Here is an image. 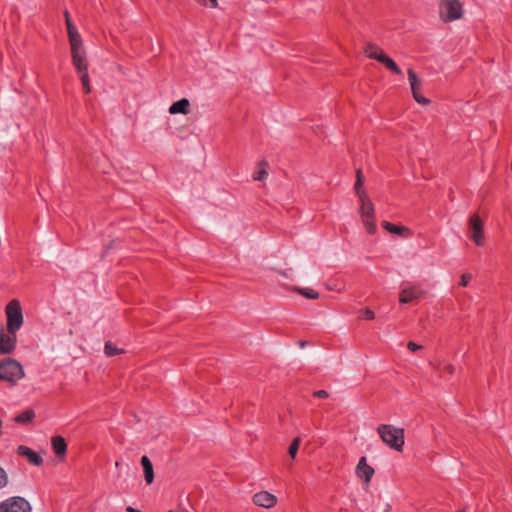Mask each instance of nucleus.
<instances>
[{"label": "nucleus", "mask_w": 512, "mask_h": 512, "mask_svg": "<svg viewBox=\"0 0 512 512\" xmlns=\"http://www.w3.org/2000/svg\"><path fill=\"white\" fill-rule=\"evenodd\" d=\"M377 432L381 440L391 449L402 452L405 444V431L403 428L391 424H380Z\"/></svg>", "instance_id": "f257e3e1"}, {"label": "nucleus", "mask_w": 512, "mask_h": 512, "mask_svg": "<svg viewBox=\"0 0 512 512\" xmlns=\"http://www.w3.org/2000/svg\"><path fill=\"white\" fill-rule=\"evenodd\" d=\"M24 376L23 366L17 360L5 358L0 361V381L6 382L9 386H15Z\"/></svg>", "instance_id": "f03ea898"}, {"label": "nucleus", "mask_w": 512, "mask_h": 512, "mask_svg": "<svg viewBox=\"0 0 512 512\" xmlns=\"http://www.w3.org/2000/svg\"><path fill=\"white\" fill-rule=\"evenodd\" d=\"M7 318L6 329L10 334L19 331L24 323V317L20 302L17 299L11 300L5 307Z\"/></svg>", "instance_id": "7ed1b4c3"}, {"label": "nucleus", "mask_w": 512, "mask_h": 512, "mask_svg": "<svg viewBox=\"0 0 512 512\" xmlns=\"http://www.w3.org/2000/svg\"><path fill=\"white\" fill-rule=\"evenodd\" d=\"M439 13L444 22H452L462 17L463 7L460 0H441Z\"/></svg>", "instance_id": "20e7f679"}, {"label": "nucleus", "mask_w": 512, "mask_h": 512, "mask_svg": "<svg viewBox=\"0 0 512 512\" xmlns=\"http://www.w3.org/2000/svg\"><path fill=\"white\" fill-rule=\"evenodd\" d=\"M468 230L470 234V239L477 246H483L485 243L483 221L477 214H474L469 218Z\"/></svg>", "instance_id": "39448f33"}, {"label": "nucleus", "mask_w": 512, "mask_h": 512, "mask_svg": "<svg viewBox=\"0 0 512 512\" xmlns=\"http://www.w3.org/2000/svg\"><path fill=\"white\" fill-rule=\"evenodd\" d=\"M71 46V56L72 63L77 70V73H83L88 71V61L86 57V52L83 47V42L81 44H73Z\"/></svg>", "instance_id": "423d86ee"}, {"label": "nucleus", "mask_w": 512, "mask_h": 512, "mask_svg": "<svg viewBox=\"0 0 512 512\" xmlns=\"http://www.w3.org/2000/svg\"><path fill=\"white\" fill-rule=\"evenodd\" d=\"M425 292L420 285H411L403 288L399 294V302L407 304L413 300L420 299L424 296Z\"/></svg>", "instance_id": "0eeeda50"}, {"label": "nucleus", "mask_w": 512, "mask_h": 512, "mask_svg": "<svg viewBox=\"0 0 512 512\" xmlns=\"http://www.w3.org/2000/svg\"><path fill=\"white\" fill-rule=\"evenodd\" d=\"M7 504L8 512H31L32 507L25 498L21 496H13L4 500Z\"/></svg>", "instance_id": "6e6552de"}, {"label": "nucleus", "mask_w": 512, "mask_h": 512, "mask_svg": "<svg viewBox=\"0 0 512 512\" xmlns=\"http://www.w3.org/2000/svg\"><path fill=\"white\" fill-rule=\"evenodd\" d=\"M17 337L15 334H10L9 332L0 334V355L10 354L16 348Z\"/></svg>", "instance_id": "1a4fd4ad"}, {"label": "nucleus", "mask_w": 512, "mask_h": 512, "mask_svg": "<svg viewBox=\"0 0 512 512\" xmlns=\"http://www.w3.org/2000/svg\"><path fill=\"white\" fill-rule=\"evenodd\" d=\"M357 476L365 483H369L374 475V469L367 464L366 457H361L356 466Z\"/></svg>", "instance_id": "9d476101"}, {"label": "nucleus", "mask_w": 512, "mask_h": 512, "mask_svg": "<svg viewBox=\"0 0 512 512\" xmlns=\"http://www.w3.org/2000/svg\"><path fill=\"white\" fill-rule=\"evenodd\" d=\"M253 502L260 507L271 508L276 504L277 498L267 491H261L254 494Z\"/></svg>", "instance_id": "9b49d317"}, {"label": "nucleus", "mask_w": 512, "mask_h": 512, "mask_svg": "<svg viewBox=\"0 0 512 512\" xmlns=\"http://www.w3.org/2000/svg\"><path fill=\"white\" fill-rule=\"evenodd\" d=\"M17 453L18 455L25 457L28 460V462L32 465L40 466L43 463L42 457L37 452H35L34 450L27 446H18Z\"/></svg>", "instance_id": "f8f14e48"}, {"label": "nucleus", "mask_w": 512, "mask_h": 512, "mask_svg": "<svg viewBox=\"0 0 512 512\" xmlns=\"http://www.w3.org/2000/svg\"><path fill=\"white\" fill-rule=\"evenodd\" d=\"M382 227L392 233V234H396V235H399V236H402V237H410L412 235V232L411 230L406 227V226H399V225H395L389 221H383L382 222Z\"/></svg>", "instance_id": "ddd939ff"}, {"label": "nucleus", "mask_w": 512, "mask_h": 512, "mask_svg": "<svg viewBox=\"0 0 512 512\" xmlns=\"http://www.w3.org/2000/svg\"><path fill=\"white\" fill-rule=\"evenodd\" d=\"M52 448L55 455L64 458L67 452V444L62 436H54L51 440Z\"/></svg>", "instance_id": "4468645a"}, {"label": "nucleus", "mask_w": 512, "mask_h": 512, "mask_svg": "<svg viewBox=\"0 0 512 512\" xmlns=\"http://www.w3.org/2000/svg\"><path fill=\"white\" fill-rule=\"evenodd\" d=\"M359 197V200H360V203H361V206H360V214L361 216H373L374 215V205L373 203L371 202V200L367 197L366 193L365 192H362V194H360Z\"/></svg>", "instance_id": "2eb2a0df"}, {"label": "nucleus", "mask_w": 512, "mask_h": 512, "mask_svg": "<svg viewBox=\"0 0 512 512\" xmlns=\"http://www.w3.org/2000/svg\"><path fill=\"white\" fill-rule=\"evenodd\" d=\"M189 100L187 98H182L176 102H174L169 107L170 114H187L189 112Z\"/></svg>", "instance_id": "dca6fc26"}, {"label": "nucleus", "mask_w": 512, "mask_h": 512, "mask_svg": "<svg viewBox=\"0 0 512 512\" xmlns=\"http://www.w3.org/2000/svg\"><path fill=\"white\" fill-rule=\"evenodd\" d=\"M141 465L144 470V477L147 484H152L154 481V471L151 460L148 456L144 455L141 458Z\"/></svg>", "instance_id": "f3484780"}, {"label": "nucleus", "mask_w": 512, "mask_h": 512, "mask_svg": "<svg viewBox=\"0 0 512 512\" xmlns=\"http://www.w3.org/2000/svg\"><path fill=\"white\" fill-rule=\"evenodd\" d=\"M66 27H67V33H68L70 45L81 44L83 42L82 37H81L77 27L73 24V22L68 23L66 25Z\"/></svg>", "instance_id": "a211bd4d"}, {"label": "nucleus", "mask_w": 512, "mask_h": 512, "mask_svg": "<svg viewBox=\"0 0 512 512\" xmlns=\"http://www.w3.org/2000/svg\"><path fill=\"white\" fill-rule=\"evenodd\" d=\"M66 27H67V33H68L70 45L81 44L83 42L82 37H81L77 27L73 24V22L68 23L66 25Z\"/></svg>", "instance_id": "6ab92c4d"}, {"label": "nucleus", "mask_w": 512, "mask_h": 512, "mask_svg": "<svg viewBox=\"0 0 512 512\" xmlns=\"http://www.w3.org/2000/svg\"><path fill=\"white\" fill-rule=\"evenodd\" d=\"M377 61H379L382 64H384L385 67L387 69H389L391 72H393V73H395L397 75H401L402 74V70L399 68L397 63L392 58L387 56L386 54L382 55L381 57H377Z\"/></svg>", "instance_id": "aec40b11"}, {"label": "nucleus", "mask_w": 512, "mask_h": 512, "mask_svg": "<svg viewBox=\"0 0 512 512\" xmlns=\"http://www.w3.org/2000/svg\"><path fill=\"white\" fill-rule=\"evenodd\" d=\"M35 415H36L35 411L33 409L29 408V409H26L25 411H23L22 413L18 414L14 418V421L18 424H27L35 418Z\"/></svg>", "instance_id": "412c9836"}, {"label": "nucleus", "mask_w": 512, "mask_h": 512, "mask_svg": "<svg viewBox=\"0 0 512 512\" xmlns=\"http://www.w3.org/2000/svg\"><path fill=\"white\" fill-rule=\"evenodd\" d=\"M365 54L368 58L377 60V57H381L385 53L379 46L375 44H368L365 47Z\"/></svg>", "instance_id": "4be33fe9"}, {"label": "nucleus", "mask_w": 512, "mask_h": 512, "mask_svg": "<svg viewBox=\"0 0 512 512\" xmlns=\"http://www.w3.org/2000/svg\"><path fill=\"white\" fill-rule=\"evenodd\" d=\"M408 74V80L411 87L412 92L413 91H419L421 88V81L418 79L417 74L412 68H409L407 70Z\"/></svg>", "instance_id": "5701e85b"}, {"label": "nucleus", "mask_w": 512, "mask_h": 512, "mask_svg": "<svg viewBox=\"0 0 512 512\" xmlns=\"http://www.w3.org/2000/svg\"><path fill=\"white\" fill-rule=\"evenodd\" d=\"M124 350L121 348H118L115 344H113L111 341H107L104 346V353L108 357L116 356L121 353H123Z\"/></svg>", "instance_id": "b1692460"}, {"label": "nucleus", "mask_w": 512, "mask_h": 512, "mask_svg": "<svg viewBox=\"0 0 512 512\" xmlns=\"http://www.w3.org/2000/svg\"><path fill=\"white\" fill-rule=\"evenodd\" d=\"M260 169L253 174V179L255 181H262L268 176V163L266 161H261L259 163Z\"/></svg>", "instance_id": "393cba45"}, {"label": "nucleus", "mask_w": 512, "mask_h": 512, "mask_svg": "<svg viewBox=\"0 0 512 512\" xmlns=\"http://www.w3.org/2000/svg\"><path fill=\"white\" fill-rule=\"evenodd\" d=\"M362 220H363V224L366 228V231L369 234H374L376 232V224L374 221V215L373 216H363Z\"/></svg>", "instance_id": "a878e982"}, {"label": "nucleus", "mask_w": 512, "mask_h": 512, "mask_svg": "<svg viewBox=\"0 0 512 512\" xmlns=\"http://www.w3.org/2000/svg\"><path fill=\"white\" fill-rule=\"evenodd\" d=\"M363 182H364V177H363L362 171H361V169H358L356 171V183L354 186L356 194L358 196H360V194H362V192H365L364 190L361 189Z\"/></svg>", "instance_id": "bb28decb"}, {"label": "nucleus", "mask_w": 512, "mask_h": 512, "mask_svg": "<svg viewBox=\"0 0 512 512\" xmlns=\"http://www.w3.org/2000/svg\"><path fill=\"white\" fill-rule=\"evenodd\" d=\"M79 77H80V81L82 83L84 92L86 94H89L91 92V88H90V78H89L88 71L79 73Z\"/></svg>", "instance_id": "cd10ccee"}, {"label": "nucleus", "mask_w": 512, "mask_h": 512, "mask_svg": "<svg viewBox=\"0 0 512 512\" xmlns=\"http://www.w3.org/2000/svg\"><path fill=\"white\" fill-rule=\"evenodd\" d=\"M435 368L441 372L447 373L448 375L452 376L455 373V366L450 363H439Z\"/></svg>", "instance_id": "c85d7f7f"}, {"label": "nucleus", "mask_w": 512, "mask_h": 512, "mask_svg": "<svg viewBox=\"0 0 512 512\" xmlns=\"http://www.w3.org/2000/svg\"><path fill=\"white\" fill-rule=\"evenodd\" d=\"M299 292L308 299H318L319 293L310 288L299 289Z\"/></svg>", "instance_id": "c756f323"}, {"label": "nucleus", "mask_w": 512, "mask_h": 512, "mask_svg": "<svg viewBox=\"0 0 512 512\" xmlns=\"http://www.w3.org/2000/svg\"><path fill=\"white\" fill-rule=\"evenodd\" d=\"M299 444H300V438H299V437L295 438V439L291 442V444H290V446H289V454H290V456H291L292 458H294V457L296 456L297 451H298V449H299Z\"/></svg>", "instance_id": "7c9ffc66"}, {"label": "nucleus", "mask_w": 512, "mask_h": 512, "mask_svg": "<svg viewBox=\"0 0 512 512\" xmlns=\"http://www.w3.org/2000/svg\"><path fill=\"white\" fill-rule=\"evenodd\" d=\"M412 95L415 101L419 104L427 105L428 103H430V100L424 97L419 91H413Z\"/></svg>", "instance_id": "2f4dec72"}, {"label": "nucleus", "mask_w": 512, "mask_h": 512, "mask_svg": "<svg viewBox=\"0 0 512 512\" xmlns=\"http://www.w3.org/2000/svg\"><path fill=\"white\" fill-rule=\"evenodd\" d=\"M361 318L365 320H373L375 318V313L370 308H365L361 311Z\"/></svg>", "instance_id": "473e14b6"}, {"label": "nucleus", "mask_w": 512, "mask_h": 512, "mask_svg": "<svg viewBox=\"0 0 512 512\" xmlns=\"http://www.w3.org/2000/svg\"><path fill=\"white\" fill-rule=\"evenodd\" d=\"M8 484V476L5 470L0 466V490Z\"/></svg>", "instance_id": "72a5a7b5"}, {"label": "nucleus", "mask_w": 512, "mask_h": 512, "mask_svg": "<svg viewBox=\"0 0 512 512\" xmlns=\"http://www.w3.org/2000/svg\"><path fill=\"white\" fill-rule=\"evenodd\" d=\"M198 4L203 6H209L211 8H216L218 6L217 0H195Z\"/></svg>", "instance_id": "f704fd0d"}, {"label": "nucleus", "mask_w": 512, "mask_h": 512, "mask_svg": "<svg viewBox=\"0 0 512 512\" xmlns=\"http://www.w3.org/2000/svg\"><path fill=\"white\" fill-rule=\"evenodd\" d=\"M471 279H472V275L470 273H464L461 276V280L459 282V285L462 286V287H466Z\"/></svg>", "instance_id": "c9c22d12"}, {"label": "nucleus", "mask_w": 512, "mask_h": 512, "mask_svg": "<svg viewBox=\"0 0 512 512\" xmlns=\"http://www.w3.org/2000/svg\"><path fill=\"white\" fill-rule=\"evenodd\" d=\"M407 348H408L410 351H412V352H416V351L420 350V349L422 348V346H421V345H419V344H417V343H415V342H413V341H410V342H408V344H407Z\"/></svg>", "instance_id": "e433bc0d"}, {"label": "nucleus", "mask_w": 512, "mask_h": 512, "mask_svg": "<svg viewBox=\"0 0 512 512\" xmlns=\"http://www.w3.org/2000/svg\"><path fill=\"white\" fill-rule=\"evenodd\" d=\"M314 397L325 399L328 398L329 394L326 390H318L313 393Z\"/></svg>", "instance_id": "4c0bfd02"}, {"label": "nucleus", "mask_w": 512, "mask_h": 512, "mask_svg": "<svg viewBox=\"0 0 512 512\" xmlns=\"http://www.w3.org/2000/svg\"><path fill=\"white\" fill-rule=\"evenodd\" d=\"M64 16H65V23H66V25H67L68 23H71V22H72L71 17H70V14H69V12H68L67 10H65V12H64Z\"/></svg>", "instance_id": "58836bf2"}, {"label": "nucleus", "mask_w": 512, "mask_h": 512, "mask_svg": "<svg viewBox=\"0 0 512 512\" xmlns=\"http://www.w3.org/2000/svg\"><path fill=\"white\" fill-rule=\"evenodd\" d=\"M7 504L3 502L0 503V512H8L6 508Z\"/></svg>", "instance_id": "ea45409f"}, {"label": "nucleus", "mask_w": 512, "mask_h": 512, "mask_svg": "<svg viewBox=\"0 0 512 512\" xmlns=\"http://www.w3.org/2000/svg\"><path fill=\"white\" fill-rule=\"evenodd\" d=\"M126 511H127V512H141L140 510H137V509H135V508H134V507H132V506H128V507L126 508Z\"/></svg>", "instance_id": "a19ab883"}]
</instances>
